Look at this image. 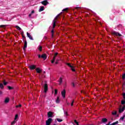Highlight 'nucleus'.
I'll return each mask as SVG.
<instances>
[{
    "instance_id": "nucleus-13",
    "label": "nucleus",
    "mask_w": 125,
    "mask_h": 125,
    "mask_svg": "<svg viewBox=\"0 0 125 125\" xmlns=\"http://www.w3.org/2000/svg\"><path fill=\"white\" fill-rule=\"evenodd\" d=\"M44 87V92H46L48 89L47 84H45Z\"/></svg>"
},
{
    "instance_id": "nucleus-48",
    "label": "nucleus",
    "mask_w": 125,
    "mask_h": 125,
    "mask_svg": "<svg viewBox=\"0 0 125 125\" xmlns=\"http://www.w3.org/2000/svg\"><path fill=\"white\" fill-rule=\"evenodd\" d=\"M125 85V83H124V85Z\"/></svg>"
},
{
    "instance_id": "nucleus-31",
    "label": "nucleus",
    "mask_w": 125,
    "mask_h": 125,
    "mask_svg": "<svg viewBox=\"0 0 125 125\" xmlns=\"http://www.w3.org/2000/svg\"><path fill=\"white\" fill-rule=\"evenodd\" d=\"M3 84H4V85H6L7 84V82H6L5 81H3Z\"/></svg>"
},
{
    "instance_id": "nucleus-36",
    "label": "nucleus",
    "mask_w": 125,
    "mask_h": 125,
    "mask_svg": "<svg viewBox=\"0 0 125 125\" xmlns=\"http://www.w3.org/2000/svg\"><path fill=\"white\" fill-rule=\"evenodd\" d=\"M67 10H68V8H66L65 9H64L62 11H67Z\"/></svg>"
},
{
    "instance_id": "nucleus-47",
    "label": "nucleus",
    "mask_w": 125,
    "mask_h": 125,
    "mask_svg": "<svg viewBox=\"0 0 125 125\" xmlns=\"http://www.w3.org/2000/svg\"><path fill=\"white\" fill-rule=\"evenodd\" d=\"M0 27H4V25H1L0 26Z\"/></svg>"
},
{
    "instance_id": "nucleus-44",
    "label": "nucleus",
    "mask_w": 125,
    "mask_h": 125,
    "mask_svg": "<svg viewBox=\"0 0 125 125\" xmlns=\"http://www.w3.org/2000/svg\"><path fill=\"white\" fill-rule=\"evenodd\" d=\"M56 64H58V60H56Z\"/></svg>"
},
{
    "instance_id": "nucleus-14",
    "label": "nucleus",
    "mask_w": 125,
    "mask_h": 125,
    "mask_svg": "<svg viewBox=\"0 0 125 125\" xmlns=\"http://www.w3.org/2000/svg\"><path fill=\"white\" fill-rule=\"evenodd\" d=\"M29 68L30 70H34V69H36V65H30L29 66Z\"/></svg>"
},
{
    "instance_id": "nucleus-43",
    "label": "nucleus",
    "mask_w": 125,
    "mask_h": 125,
    "mask_svg": "<svg viewBox=\"0 0 125 125\" xmlns=\"http://www.w3.org/2000/svg\"><path fill=\"white\" fill-rule=\"evenodd\" d=\"M72 86H75V83H72Z\"/></svg>"
},
{
    "instance_id": "nucleus-18",
    "label": "nucleus",
    "mask_w": 125,
    "mask_h": 125,
    "mask_svg": "<svg viewBox=\"0 0 125 125\" xmlns=\"http://www.w3.org/2000/svg\"><path fill=\"white\" fill-rule=\"evenodd\" d=\"M17 119H18V114H16L15 116V119H14V121H15L16 122H17L18 120H17Z\"/></svg>"
},
{
    "instance_id": "nucleus-20",
    "label": "nucleus",
    "mask_w": 125,
    "mask_h": 125,
    "mask_svg": "<svg viewBox=\"0 0 125 125\" xmlns=\"http://www.w3.org/2000/svg\"><path fill=\"white\" fill-rule=\"evenodd\" d=\"M118 124H119V121H116V122H114L110 124V125H118Z\"/></svg>"
},
{
    "instance_id": "nucleus-7",
    "label": "nucleus",
    "mask_w": 125,
    "mask_h": 125,
    "mask_svg": "<svg viewBox=\"0 0 125 125\" xmlns=\"http://www.w3.org/2000/svg\"><path fill=\"white\" fill-rule=\"evenodd\" d=\"M53 117V112H49L48 113V118H52Z\"/></svg>"
},
{
    "instance_id": "nucleus-28",
    "label": "nucleus",
    "mask_w": 125,
    "mask_h": 125,
    "mask_svg": "<svg viewBox=\"0 0 125 125\" xmlns=\"http://www.w3.org/2000/svg\"><path fill=\"white\" fill-rule=\"evenodd\" d=\"M121 104H122V105H125V100H122V101H121Z\"/></svg>"
},
{
    "instance_id": "nucleus-26",
    "label": "nucleus",
    "mask_w": 125,
    "mask_h": 125,
    "mask_svg": "<svg viewBox=\"0 0 125 125\" xmlns=\"http://www.w3.org/2000/svg\"><path fill=\"white\" fill-rule=\"evenodd\" d=\"M57 121H58V122H59V123H61V122H62V120L59 118H57Z\"/></svg>"
},
{
    "instance_id": "nucleus-16",
    "label": "nucleus",
    "mask_w": 125,
    "mask_h": 125,
    "mask_svg": "<svg viewBox=\"0 0 125 125\" xmlns=\"http://www.w3.org/2000/svg\"><path fill=\"white\" fill-rule=\"evenodd\" d=\"M26 48H27V41H25L23 50H25V49H26Z\"/></svg>"
},
{
    "instance_id": "nucleus-35",
    "label": "nucleus",
    "mask_w": 125,
    "mask_h": 125,
    "mask_svg": "<svg viewBox=\"0 0 125 125\" xmlns=\"http://www.w3.org/2000/svg\"><path fill=\"white\" fill-rule=\"evenodd\" d=\"M57 92H58L57 89H55V95L57 94Z\"/></svg>"
},
{
    "instance_id": "nucleus-33",
    "label": "nucleus",
    "mask_w": 125,
    "mask_h": 125,
    "mask_svg": "<svg viewBox=\"0 0 125 125\" xmlns=\"http://www.w3.org/2000/svg\"><path fill=\"white\" fill-rule=\"evenodd\" d=\"M123 96L124 99H125V93H123Z\"/></svg>"
},
{
    "instance_id": "nucleus-32",
    "label": "nucleus",
    "mask_w": 125,
    "mask_h": 125,
    "mask_svg": "<svg viewBox=\"0 0 125 125\" xmlns=\"http://www.w3.org/2000/svg\"><path fill=\"white\" fill-rule=\"evenodd\" d=\"M8 89H10V90L13 89V88L12 87H11L10 86H8Z\"/></svg>"
},
{
    "instance_id": "nucleus-10",
    "label": "nucleus",
    "mask_w": 125,
    "mask_h": 125,
    "mask_svg": "<svg viewBox=\"0 0 125 125\" xmlns=\"http://www.w3.org/2000/svg\"><path fill=\"white\" fill-rule=\"evenodd\" d=\"M26 34H27L28 38H29V39H30V40H31V41H33V37H32V36H31V35L30 34H29V33H28V32H27Z\"/></svg>"
},
{
    "instance_id": "nucleus-37",
    "label": "nucleus",
    "mask_w": 125,
    "mask_h": 125,
    "mask_svg": "<svg viewBox=\"0 0 125 125\" xmlns=\"http://www.w3.org/2000/svg\"><path fill=\"white\" fill-rule=\"evenodd\" d=\"M64 115H65V116H68V112H67V111H65V112H64Z\"/></svg>"
},
{
    "instance_id": "nucleus-46",
    "label": "nucleus",
    "mask_w": 125,
    "mask_h": 125,
    "mask_svg": "<svg viewBox=\"0 0 125 125\" xmlns=\"http://www.w3.org/2000/svg\"><path fill=\"white\" fill-rule=\"evenodd\" d=\"M38 57H39V58H41V57H42V56H41V55H39Z\"/></svg>"
},
{
    "instance_id": "nucleus-49",
    "label": "nucleus",
    "mask_w": 125,
    "mask_h": 125,
    "mask_svg": "<svg viewBox=\"0 0 125 125\" xmlns=\"http://www.w3.org/2000/svg\"><path fill=\"white\" fill-rule=\"evenodd\" d=\"M54 125H56V124H54Z\"/></svg>"
},
{
    "instance_id": "nucleus-38",
    "label": "nucleus",
    "mask_w": 125,
    "mask_h": 125,
    "mask_svg": "<svg viewBox=\"0 0 125 125\" xmlns=\"http://www.w3.org/2000/svg\"><path fill=\"white\" fill-rule=\"evenodd\" d=\"M33 14H32V13H31L30 14H29V17H30V18H31V17H32V15Z\"/></svg>"
},
{
    "instance_id": "nucleus-6",
    "label": "nucleus",
    "mask_w": 125,
    "mask_h": 125,
    "mask_svg": "<svg viewBox=\"0 0 125 125\" xmlns=\"http://www.w3.org/2000/svg\"><path fill=\"white\" fill-rule=\"evenodd\" d=\"M9 98L7 97L4 100V104H8V103H9Z\"/></svg>"
},
{
    "instance_id": "nucleus-21",
    "label": "nucleus",
    "mask_w": 125,
    "mask_h": 125,
    "mask_svg": "<svg viewBox=\"0 0 125 125\" xmlns=\"http://www.w3.org/2000/svg\"><path fill=\"white\" fill-rule=\"evenodd\" d=\"M17 122V121H15V120H14L11 124V125H14L15 124H16V123Z\"/></svg>"
},
{
    "instance_id": "nucleus-19",
    "label": "nucleus",
    "mask_w": 125,
    "mask_h": 125,
    "mask_svg": "<svg viewBox=\"0 0 125 125\" xmlns=\"http://www.w3.org/2000/svg\"><path fill=\"white\" fill-rule=\"evenodd\" d=\"M107 120L106 118H104L102 119V123H106L107 122Z\"/></svg>"
},
{
    "instance_id": "nucleus-42",
    "label": "nucleus",
    "mask_w": 125,
    "mask_h": 125,
    "mask_svg": "<svg viewBox=\"0 0 125 125\" xmlns=\"http://www.w3.org/2000/svg\"><path fill=\"white\" fill-rule=\"evenodd\" d=\"M73 105H74V101H72L71 104V106H73Z\"/></svg>"
},
{
    "instance_id": "nucleus-41",
    "label": "nucleus",
    "mask_w": 125,
    "mask_h": 125,
    "mask_svg": "<svg viewBox=\"0 0 125 125\" xmlns=\"http://www.w3.org/2000/svg\"><path fill=\"white\" fill-rule=\"evenodd\" d=\"M53 33H54V31L52 30V36L53 37Z\"/></svg>"
},
{
    "instance_id": "nucleus-2",
    "label": "nucleus",
    "mask_w": 125,
    "mask_h": 125,
    "mask_svg": "<svg viewBox=\"0 0 125 125\" xmlns=\"http://www.w3.org/2000/svg\"><path fill=\"white\" fill-rule=\"evenodd\" d=\"M125 105H124L122 107V105H121L119 109V112L120 113H123L125 111Z\"/></svg>"
},
{
    "instance_id": "nucleus-11",
    "label": "nucleus",
    "mask_w": 125,
    "mask_h": 125,
    "mask_svg": "<svg viewBox=\"0 0 125 125\" xmlns=\"http://www.w3.org/2000/svg\"><path fill=\"white\" fill-rule=\"evenodd\" d=\"M44 10V6H41L39 10V12H42V11H43Z\"/></svg>"
},
{
    "instance_id": "nucleus-22",
    "label": "nucleus",
    "mask_w": 125,
    "mask_h": 125,
    "mask_svg": "<svg viewBox=\"0 0 125 125\" xmlns=\"http://www.w3.org/2000/svg\"><path fill=\"white\" fill-rule=\"evenodd\" d=\"M15 28H16V29H17V30H19V31H20V30H21V28H20V27H19V26H17V25H16V26H15Z\"/></svg>"
},
{
    "instance_id": "nucleus-24",
    "label": "nucleus",
    "mask_w": 125,
    "mask_h": 125,
    "mask_svg": "<svg viewBox=\"0 0 125 125\" xmlns=\"http://www.w3.org/2000/svg\"><path fill=\"white\" fill-rule=\"evenodd\" d=\"M42 47L41 46H39L38 47V49L39 50H40V51H42Z\"/></svg>"
},
{
    "instance_id": "nucleus-27",
    "label": "nucleus",
    "mask_w": 125,
    "mask_h": 125,
    "mask_svg": "<svg viewBox=\"0 0 125 125\" xmlns=\"http://www.w3.org/2000/svg\"><path fill=\"white\" fill-rule=\"evenodd\" d=\"M112 115H117V111H114L112 112Z\"/></svg>"
},
{
    "instance_id": "nucleus-25",
    "label": "nucleus",
    "mask_w": 125,
    "mask_h": 125,
    "mask_svg": "<svg viewBox=\"0 0 125 125\" xmlns=\"http://www.w3.org/2000/svg\"><path fill=\"white\" fill-rule=\"evenodd\" d=\"M59 83H60V84H61V83H62V78H60Z\"/></svg>"
},
{
    "instance_id": "nucleus-5",
    "label": "nucleus",
    "mask_w": 125,
    "mask_h": 125,
    "mask_svg": "<svg viewBox=\"0 0 125 125\" xmlns=\"http://www.w3.org/2000/svg\"><path fill=\"white\" fill-rule=\"evenodd\" d=\"M62 96L63 98H65L66 97V91L65 90H63L62 91Z\"/></svg>"
},
{
    "instance_id": "nucleus-15",
    "label": "nucleus",
    "mask_w": 125,
    "mask_h": 125,
    "mask_svg": "<svg viewBox=\"0 0 125 125\" xmlns=\"http://www.w3.org/2000/svg\"><path fill=\"white\" fill-rule=\"evenodd\" d=\"M56 103L57 104L60 103V99H59V97H58L56 100Z\"/></svg>"
},
{
    "instance_id": "nucleus-4",
    "label": "nucleus",
    "mask_w": 125,
    "mask_h": 125,
    "mask_svg": "<svg viewBox=\"0 0 125 125\" xmlns=\"http://www.w3.org/2000/svg\"><path fill=\"white\" fill-rule=\"evenodd\" d=\"M58 55V53H56L55 54V56H54L53 60L51 61V63H53L55 62V60L56 59V57H57V55Z\"/></svg>"
},
{
    "instance_id": "nucleus-1",
    "label": "nucleus",
    "mask_w": 125,
    "mask_h": 125,
    "mask_svg": "<svg viewBox=\"0 0 125 125\" xmlns=\"http://www.w3.org/2000/svg\"><path fill=\"white\" fill-rule=\"evenodd\" d=\"M59 15H58V16H57L53 21V29H54V28H55V26H56V21L57 20V18H58L59 17Z\"/></svg>"
},
{
    "instance_id": "nucleus-9",
    "label": "nucleus",
    "mask_w": 125,
    "mask_h": 125,
    "mask_svg": "<svg viewBox=\"0 0 125 125\" xmlns=\"http://www.w3.org/2000/svg\"><path fill=\"white\" fill-rule=\"evenodd\" d=\"M112 34L113 35H115V36H119V37H122V35L121 34L116 32H113Z\"/></svg>"
},
{
    "instance_id": "nucleus-30",
    "label": "nucleus",
    "mask_w": 125,
    "mask_h": 125,
    "mask_svg": "<svg viewBox=\"0 0 125 125\" xmlns=\"http://www.w3.org/2000/svg\"><path fill=\"white\" fill-rule=\"evenodd\" d=\"M125 116L124 115L122 117H121L120 120H122V121H124V119H125Z\"/></svg>"
},
{
    "instance_id": "nucleus-12",
    "label": "nucleus",
    "mask_w": 125,
    "mask_h": 125,
    "mask_svg": "<svg viewBox=\"0 0 125 125\" xmlns=\"http://www.w3.org/2000/svg\"><path fill=\"white\" fill-rule=\"evenodd\" d=\"M41 58H42L44 60H45L46 59V55L45 54H42L41 56Z\"/></svg>"
},
{
    "instance_id": "nucleus-23",
    "label": "nucleus",
    "mask_w": 125,
    "mask_h": 125,
    "mask_svg": "<svg viewBox=\"0 0 125 125\" xmlns=\"http://www.w3.org/2000/svg\"><path fill=\"white\" fill-rule=\"evenodd\" d=\"M0 88H1V89H3V84L2 83H0Z\"/></svg>"
},
{
    "instance_id": "nucleus-8",
    "label": "nucleus",
    "mask_w": 125,
    "mask_h": 125,
    "mask_svg": "<svg viewBox=\"0 0 125 125\" xmlns=\"http://www.w3.org/2000/svg\"><path fill=\"white\" fill-rule=\"evenodd\" d=\"M41 3H42V4H43V5H47V4H48V2L47 1V0H44L41 2Z\"/></svg>"
},
{
    "instance_id": "nucleus-40",
    "label": "nucleus",
    "mask_w": 125,
    "mask_h": 125,
    "mask_svg": "<svg viewBox=\"0 0 125 125\" xmlns=\"http://www.w3.org/2000/svg\"><path fill=\"white\" fill-rule=\"evenodd\" d=\"M34 13H35V11L32 10V12H31V14H34Z\"/></svg>"
},
{
    "instance_id": "nucleus-17",
    "label": "nucleus",
    "mask_w": 125,
    "mask_h": 125,
    "mask_svg": "<svg viewBox=\"0 0 125 125\" xmlns=\"http://www.w3.org/2000/svg\"><path fill=\"white\" fill-rule=\"evenodd\" d=\"M36 71L38 73H41V72H42V69L40 68H37L36 69Z\"/></svg>"
},
{
    "instance_id": "nucleus-29",
    "label": "nucleus",
    "mask_w": 125,
    "mask_h": 125,
    "mask_svg": "<svg viewBox=\"0 0 125 125\" xmlns=\"http://www.w3.org/2000/svg\"><path fill=\"white\" fill-rule=\"evenodd\" d=\"M74 123H76V125H79V123L76 120H74Z\"/></svg>"
},
{
    "instance_id": "nucleus-3",
    "label": "nucleus",
    "mask_w": 125,
    "mask_h": 125,
    "mask_svg": "<svg viewBox=\"0 0 125 125\" xmlns=\"http://www.w3.org/2000/svg\"><path fill=\"white\" fill-rule=\"evenodd\" d=\"M66 65H67V66L70 67V68H71V70H72L73 72H75V71H76V70H75L74 66L72 65L70 63H66Z\"/></svg>"
},
{
    "instance_id": "nucleus-39",
    "label": "nucleus",
    "mask_w": 125,
    "mask_h": 125,
    "mask_svg": "<svg viewBox=\"0 0 125 125\" xmlns=\"http://www.w3.org/2000/svg\"><path fill=\"white\" fill-rule=\"evenodd\" d=\"M22 105L21 104H20L19 105H17L16 107V108H18V107H21Z\"/></svg>"
},
{
    "instance_id": "nucleus-45",
    "label": "nucleus",
    "mask_w": 125,
    "mask_h": 125,
    "mask_svg": "<svg viewBox=\"0 0 125 125\" xmlns=\"http://www.w3.org/2000/svg\"><path fill=\"white\" fill-rule=\"evenodd\" d=\"M2 91H0V95H1V94H2Z\"/></svg>"
},
{
    "instance_id": "nucleus-34",
    "label": "nucleus",
    "mask_w": 125,
    "mask_h": 125,
    "mask_svg": "<svg viewBox=\"0 0 125 125\" xmlns=\"http://www.w3.org/2000/svg\"><path fill=\"white\" fill-rule=\"evenodd\" d=\"M122 78H123V80H125V74L123 75Z\"/></svg>"
}]
</instances>
